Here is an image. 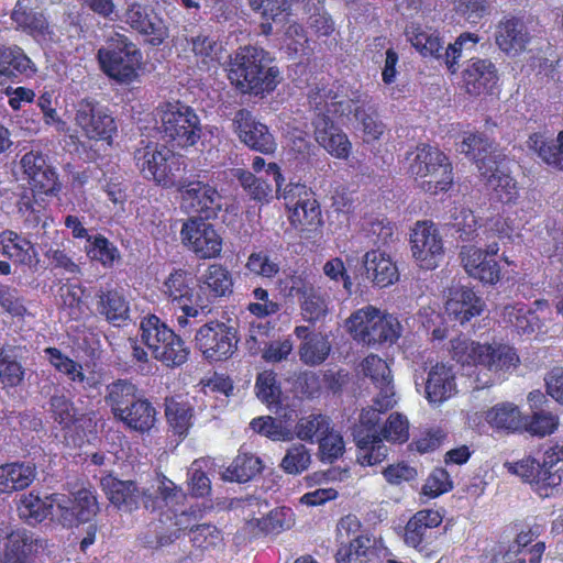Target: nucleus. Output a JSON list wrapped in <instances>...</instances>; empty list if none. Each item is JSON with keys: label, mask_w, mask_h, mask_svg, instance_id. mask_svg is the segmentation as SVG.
<instances>
[{"label": "nucleus", "mask_w": 563, "mask_h": 563, "mask_svg": "<svg viewBox=\"0 0 563 563\" xmlns=\"http://www.w3.org/2000/svg\"><path fill=\"white\" fill-rule=\"evenodd\" d=\"M483 301L470 288L456 289L453 296L446 301L445 311L461 324L468 322L473 317L479 316L483 311Z\"/></svg>", "instance_id": "33"}, {"label": "nucleus", "mask_w": 563, "mask_h": 563, "mask_svg": "<svg viewBox=\"0 0 563 563\" xmlns=\"http://www.w3.org/2000/svg\"><path fill=\"white\" fill-rule=\"evenodd\" d=\"M157 130L177 147L194 146L201 137V123L196 111L180 102L167 101L155 109Z\"/></svg>", "instance_id": "3"}, {"label": "nucleus", "mask_w": 563, "mask_h": 563, "mask_svg": "<svg viewBox=\"0 0 563 563\" xmlns=\"http://www.w3.org/2000/svg\"><path fill=\"white\" fill-rule=\"evenodd\" d=\"M33 538L25 530L12 531L3 543L0 563H29Z\"/></svg>", "instance_id": "42"}, {"label": "nucleus", "mask_w": 563, "mask_h": 563, "mask_svg": "<svg viewBox=\"0 0 563 563\" xmlns=\"http://www.w3.org/2000/svg\"><path fill=\"white\" fill-rule=\"evenodd\" d=\"M290 221L296 227L317 228L321 224V210L313 195L291 208Z\"/></svg>", "instance_id": "60"}, {"label": "nucleus", "mask_w": 563, "mask_h": 563, "mask_svg": "<svg viewBox=\"0 0 563 563\" xmlns=\"http://www.w3.org/2000/svg\"><path fill=\"white\" fill-rule=\"evenodd\" d=\"M59 509V523L63 527H73L89 521L98 511V503L95 494L89 489H80L74 499L60 494L57 497Z\"/></svg>", "instance_id": "21"}, {"label": "nucleus", "mask_w": 563, "mask_h": 563, "mask_svg": "<svg viewBox=\"0 0 563 563\" xmlns=\"http://www.w3.org/2000/svg\"><path fill=\"white\" fill-rule=\"evenodd\" d=\"M486 421L494 428L516 431L521 428V413L511 402H501L486 411Z\"/></svg>", "instance_id": "53"}, {"label": "nucleus", "mask_w": 563, "mask_h": 563, "mask_svg": "<svg viewBox=\"0 0 563 563\" xmlns=\"http://www.w3.org/2000/svg\"><path fill=\"white\" fill-rule=\"evenodd\" d=\"M314 139L331 156L346 159L352 150L347 135L334 124L331 118L313 117Z\"/></svg>", "instance_id": "23"}, {"label": "nucleus", "mask_w": 563, "mask_h": 563, "mask_svg": "<svg viewBox=\"0 0 563 563\" xmlns=\"http://www.w3.org/2000/svg\"><path fill=\"white\" fill-rule=\"evenodd\" d=\"M266 173L273 176L276 184L277 197L284 199L287 207L290 209L296 205L300 203L305 198L311 197L313 194L307 188L306 185L300 183L290 181L284 188L282 187L284 177L276 163H269L267 165Z\"/></svg>", "instance_id": "47"}, {"label": "nucleus", "mask_w": 563, "mask_h": 563, "mask_svg": "<svg viewBox=\"0 0 563 563\" xmlns=\"http://www.w3.org/2000/svg\"><path fill=\"white\" fill-rule=\"evenodd\" d=\"M318 444L319 457L323 463H333L343 455L345 449L343 437L333 426L320 438Z\"/></svg>", "instance_id": "64"}, {"label": "nucleus", "mask_w": 563, "mask_h": 563, "mask_svg": "<svg viewBox=\"0 0 563 563\" xmlns=\"http://www.w3.org/2000/svg\"><path fill=\"white\" fill-rule=\"evenodd\" d=\"M100 485L111 504L119 509L131 511L139 507L143 490L135 482L121 481L109 474L100 479Z\"/></svg>", "instance_id": "29"}, {"label": "nucleus", "mask_w": 563, "mask_h": 563, "mask_svg": "<svg viewBox=\"0 0 563 563\" xmlns=\"http://www.w3.org/2000/svg\"><path fill=\"white\" fill-rule=\"evenodd\" d=\"M0 309L11 318L19 320L30 314L22 291L2 283H0Z\"/></svg>", "instance_id": "57"}, {"label": "nucleus", "mask_w": 563, "mask_h": 563, "mask_svg": "<svg viewBox=\"0 0 563 563\" xmlns=\"http://www.w3.org/2000/svg\"><path fill=\"white\" fill-rule=\"evenodd\" d=\"M236 330L221 321L202 324L195 334V345L209 362L230 358L238 347Z\"/></svg>", "instance_id": "11"}, {"label": "nucleus", "mask_w": 563, "mask_h": 563, "mask_svg": "<svg viewBox=\"0 0 563 563\" xmlns=\"http://www.w3.org/2000/svg\"><path fill=\"white\" fill-rule=\"evenodd\" d=\"M35 478V467L27 463H8L0 466V493L24 489Z\"/></svg>", "instance_id": "39"}, {"label": "nucleus", "mask_w": 563, "mask_h": 563, "mask_svg": "<svg viewBox=\"0 0 563 563\" xmlns=\"http://www.w3.org/2000/svg\"><path fill=\"white\" fill-rule=\"evenodd\" d=\"M479 41L481 37L477 34L464 32L444 49L443 62L452 74L456 73L460 59L476 52Z\"/></svg>", "instance_id": "46"}, {"label": "nucleus", "mask_w": 563, "mask_h": 563, "mask_svg": "<svg viewBox=\"0 0 563 563\" xmlns=\"http://www.w3.org/2000/svg\"><path fill=\"white\" fill-rule=\"evenodd\" d=\"M527 147L545 164L563 170V131L556 139H551L544 133H533L527 140Z\"/></svg>", "instance_id": "34"}, {"label": "nucleus", "mask_w": 563, "mask_h": 563, "mask_svg": "<svg viewBox=\"0 0 563 563\" xmlns=\"http://www.w3.org/2000/svg\"><path fill=\"white\" fill-rule=\"evenodd\" d=\"M253 10L258 11L265 22L261 23L262 33L268 35L273 32L272 22L284 24L289 15V0H249Z\"/></svg>", "instance_id": "43"}, {"label": "nucleus", "mask_w": 563, "mask_h": 563, "mask_svg": "<svg viewBox=\"0 0 563 563\" xmlns=\"http://www.w3.org/2000/svg\"><path fill=\"white\" fill-rule=\"evenodd\" d=\"M187 42L198 63L209 68L219 62L222 44L208 30L203 29L199 33L190 35Z\"/></svg>", "instance_id": "40"}, {"label": "nucleus", "mask_w": 563, "mask_h": 563, "mask_svg": "<svg viewBox=\"0 0 563 563\" xmlns=\"http://www.w3.org/2000/svg\"><path fill=\"white\" fill-rule=\"evenodd\" d=\"M406 36L422 56H431L443 60V46L435 31L411 24L406 30Z\"/></svg>", "instance_id": "41"}, {"label": "nucleus", "mask_w": 563, "mask_h": 563, "mask_svg": "<svg viewBox=\"0 0 563 563\" xmlns=\"http://www.w3.org/2000/svg\"><path fill=\"white\" fill-rule=\"evenodd\" d=\"M175 187L180 194V208L187 213L210 219L216 218L222 209V196L208 183L181 177Z\"/></svg>", "instance_id": "13"}, {"label": "nucleus", "mask_w": 563, "mask_h": 563, "mask_svg": "<svg viewBox=\"0 0 563 563\" xmlns=\"http://www.w3.org/2000/svg\"><path fill=\"white\" fill-rule=\"evenodd\" d=\"M97 312L114 327L130 319V301L121 289H100L96 294Z\"/></svg>", "instance_id": "28"}, {"label": "nucleus", "mask_w": 563, "mask_h": 563, "mask_svg": "<svg viewBox=\"0 0 563 563\" xmlns=\"http://www.w3.org/2000/svg\"><path fill=\"white\" fill-rule=\"evenodd\" d=\"M156 416L157 411L152 402L141 397L115 419L129 430L144 434L154 428L157 420Z\"/></svg>", "instance_id": "32"}, {"label": "nucleus", "mask_w": 563, "mask_h": 563, "mask_svg": "<svg viewBox=\"0 0 563 563\" xmlns=\"http://www.w3.org/2000/svg\"><path fill=\"white\" fill-rule=\"evenodd\" d=\"M161 292L174 310L179 329L195 327L202 322L209 312L207 306L195 301L191 278L183 269H175L168 275L161 287Z\"/></svg>", "instance_id": "8"}, {"label": "nucleus", "mask_w": 563, "mask_h": 563, "mask_svg": "<svg viewBox=\"0 0 563 563\" xmlns=\"http://www.w3.org/2000/svg\"><path fill=\"white\" fill-rule=\"evenodd\" d=\"M363 264L366 277L380 288L394 284L399 278L396 264L391 261L390 256L383 251L373 250L366 252Z\"/></svg>", "instance_id": "30"}, {"label": "nucleus", "mask_w": 563, "mask_h": 563, "mask_svg": "<svg viewBox=\"0 0 563 563\" xmlns=\"http://www.w3.org/2000/svg\"><path fill=\"white\" fill-rule=\"evenodd\" d=\"M346 325L357 342L368 346L391 345L402 333L397 317L382 312L373 306L356 310L347 319Z\"/></svg>", "instance_id": "4"}, {"label": "nucleus", "mask_w": 563, "mask_h": 563, "mask_svg": "<svg viewBox=\"0 0 563 563\" xmlns=\"http://www.w3.org/2000/svg\"><path fill=\"white\" fill-rule=\"evenodd\" d=\"M183 244L199 258H214L222 251V238L214 225L203 218L192 217L183 223Z\"/></svg>", "instance_id": "14"}, {"label": "nucleus", "mask_w": 563, "mask_h": 563, "mask_svg": "<svg viewBox=\"0 0 563 563\" xmlns=\"http://www.w3.org/2000/svg\"><path fill=\"white\" fill-rule=\"evenodd\" d=\"M75 122L92 140L110 141L118 129L109 109L91 99H82L77 103Z\"/></svg>", "instance_id": "15"}, {"label": "nucleus", "mask_w": 563, "mask_h": 563, "mask_svg": "<svg viewBox=\"0 0 563 563\" xmlns=\"http://www.w3.org/2000/svg\"><path fill=\"white\" fill-rule=\"evenodd\" d=\"M52 389L54 394L51 395L48 401V412L55 422L63 428H69L75 422L76 413L74 404L54 384L44 385L41 389V394L48 395Z\"/></svg>", "instance_id": "45"}, {"label": "nucleus", "mask_w": 563, "mask_h": 563, "mask_svg": "<svg viewBox=\"0 0 563 563\" xmlns=\"http://www.w3.org/2000/svg\"><path fill=\"white\" fill-rule=\"evenodd\" d=\"M166 418L174 432L178 435H185L192 422V408L184 401L169 399L166 401Z\"/></svg>", "instance_id": "58"}, {"label": "nucleus", "mask_w": 563, "mask_h": 563, "mask_svg": "<svg viewBox=\"0 0 563 563\" xmlns=\"http://www.w3.org/2000/svg\"><path fill=\"white\" fill-rule=\"evenodd\" d=\"M457 151L474 159L478 169L479 162L482 159L484 161L493 155H498V159H501L504 156L501 152L494 147L493 142L482 133L466 134L463 141L459 144Z\"/></svg>", "instance_id": "51"}, {"label": "nucleus", "mask_w": 563, "mask_h": 563, "mask_svg": "<svg viewBox=\"0 0 563 563\" xmlns=\"http://www.w3.org/2000/svg\"><path fill=\"white\" fill-rule=\"evenodd\" d=\"M377 555V541L372 537H361L340 543L335 554L336 563H369Z\"/></svg>", "instance_id": "37"}, {"label": "nucleus", "mask_w": 563, "mask_h": 563, "mask_svg": "<svg viewBox=\"0 0 563 563\" xmlns=\"http://www.w3.org/2000/svg\"><path fill=\"white\" fill-rule=\"evenodd\" d=\"M57 497H60V494H51L44 498H40L32 493L29 494L21 500L20 516L33 519L35 522H41L47 517L59 522L62 512L57 509Z\"/></svg>", "instance_id": "36"}, {"label": "nucleus", "mask_w": 563, "mask_h": 563, "mask_svg": "<svg viewBox=\"0 0 563 563\" xmlns=\"http://www.w3.org/2000/svg\"><path fill=\"white\" fill-rule=\"evenodd\" d=\"M463 81L470 95L492 92L498 82L497 69L488 59L471 58L463 71Z\"/></svg>", "instance_id": "27"}, {"label": "nucleus", "mask_w": 563, "mask_h": 563, "mask_svg": "<svg viewBox=\"0 0 563 563\" xmlns=\"http://www.w3.org/2000/svg\"><path fill=\"white\" fill-rule=\"evenodd\" d=\"M121 20L133 31L146 36L153 46L161 45L168 37V27L164 20L148 4L134 0L125 1Z\"/></svg>", "instance_id": "16"}, {"label": "nucleus", "mask_w": 563, "mask_h": 563, "mask_svg": "<svg viewBox=\"0 0 563 563\" xmlns=\"http://www.w3.org/2000/svg\"><path fill=\"white\" fill-rule=\"evenodd\" d=\"M200 290L208 291L213 298L224 297L232 292L230 272L220 264L209 265L199 278Z\"/></svg>", "instance_id": "44"}, {"label": "nucleus", "mask_w": 563, "mask_h": 563, "mask_svg": "<svg viewBox=\"0 0 563 563\" xmlns=\"http://www.w3.org/2000/svg\"><path fill=\"white\" fill-rule=\"evenodd\" d=\"M233 126L241 142L250 148L263 154L275 152L277 147L275 137L265 124L253 118L249 110L240 109L236 111L233 118Z\"/></svg>", "instance_id": "20"}, {"label": "nucleus", "mask_w": 563, "mask_h": 563, "mask_svg": "<svg viewBox=\"0 0 563 563\" xmlns=\"http://www.w3.org/2000/svg\"><path fill=\"white\" fill-rule=\"evenodd\" d=\"M551 470L552 467H544L540 461L532 457L525 459L514 466V473L531 483L542 498L563 493V470Z\"/></svg>", "instance_id": "18"}, {"label": "nucleus", "mask_w": 563, "mask_h": 563, "mask_svg": "<svg viewBox=\"0 0 563 563\" xmlns=\"http://www.w3.org/2000/svg\"><path fill=\"white\" fill-rule=\"evenodd\" d=\"M452 358L462 365L473 366L476 388H485L504 379V375L517 367L519 357L512 347L476 343L464 335L451 340Z\"/></svg>", "instance_id": "1"}, {"label": "nucleus", "mask_w": 563, "mask_h": 563, "mask_svg": "<svg viewBox=\"0 0 563 563\" xmlns=\"http://www.w3.org/2000/svg\"><path fill=\"white\" fill-rule=\"evenodd\" d=\"M36 66L19 46H0V86L23 76L32 77Z\"/></svg>", "instance_id": "26"}, {"label": "nucleus", "mask_w": 563, "mask_h": 563, "mask_svg": "<svg viewBox=\"0 0 563 563\" xmlns=\"http://www.w3.org/2000/svg\"><path fill=\"white\" fill-rule=\"evenodd\" d=\"M11 18L19 29L30 34H43L47 27L43 13L34 11L31 0H18Z\"/></svg>", "instance_id": "50"}, {"label": "nucleus", "mask_w": 563, "mask_h": 563, "mask_svg": "<svg viewBox=\"0 0 563 563\" xmlns=\"http://www.w3.org/2000/svg\"><path fill=\"white\" fill-rule=\"evenodd\" d=\"M97 59L110 79L129 85L139 77L142 53L126 36L117 34L98 49Z\"/></svg>", "instance_id": "7"}, {"label": "nucleus", "mask_w": 563, "mask_h": 563, "mask_svg": "<svg viewBox=\"0 0 563 563\" xmlns=\"http://www.w3.org/2000/svg\"><path fill=\"white\" fill-rule=\"evenodd\" d=\"M505 155L498 159V155H493L479 162V175L486 181V186L492 190L494 199L503 203L514 202L519 190L517 183L509 175L504 166Z\"/></svg>", "instance_id": "19"}, {"label": "nucleus", "mask_w": 563, "mask_h": 563, "mask_svg": "<svg viewBox=\"0 0 563 563\" xmlns=\"http://www.w3.org/2000/svg\"><path fill=\"white\" fill-rule=\"evenodd\" d=\"M250 428L257 434L272 441L289 442L294 440L292 427L286 421L271 416H261L252 419Z\"/></svg>", "instance_id": "49"}, {"label": "nucleus", "mask_w": 563, "mask_h": 563, "mask_svg": "<svg viewBox=\"0 0 563 563\" xmlns=\"http://www.w3.org/2000/svg\"><path fill=\"white\" fill-rule=\"evenodd\" d=\"M271 63L272 57L262 47H240L230 57L228 77L243 93L258 96L271 92L279 81V70Z\"/></svg>", "instance_id": "2"}, {"label": "nucleus", "mask_w": 563, "mask_h": 563, "mask_svg": "<svg viewBox=\"0 0 563 563\" xmlns=\"http://www.w3.org/2000/svg\"><path fill=\"white\" fill-rule=\"evenodd\" d=\"M295 523L294 511L288 507H278L269 511L258 522L260 528L266 533L278 534L290 529Z\"/></svg>", "instance_id": "63"}, {"label": "nucleus", "mask_w": 563, "mask_h": 563, "mask_svg": "<svg viewBox=\"0 0 563 563\" xmlns=\"http://www.w3.org/2000/svg\"><path fill=\"white\" fill-rule=\"evenodd\" d=\"M528 42L529 34L520 19L506 18L497 25L496 44L503 52L517 55L526 48Z\"/></svg>", "instance_id": "31"}, {"label": "nucleus", "mask_w": 563, "mask_h": 563, "mask_svg": "<svg viewBox=\"0 0 563 563\" xmlns=\"http://www.w3.org/2000/svg\"><path fill=\"white\" fill-rule=\"evenodd\" d=\"M262 470V461L253 454H239L223 473V478L230 482L245 483L256 476Z\"/></svg>", "instance_id": "52"}, {"label": "nucleus", "mask_w": 563, "mask_h": 563, "mask_svg": "<svg viewBox=\"0 0 563 563\" xmlns=\"http://www.w3.org/2000/svg\"><path fill=\"white\" fill-rule=\"evenodd\" d=\"M140 338L154 358L166 366H180L187 362L189 349L184 340L155 314H146L140 322Z\"/></svg>", "instance_id": "6"}, {"label": "nucleus", "mask_w": 563, "mask_h": 563, "mask_svg": "<svg viewBox=\"0 0 563 563\" xmlns=\"http://www.w3.org/2000/svg\"><path fill=\"white\" fill-rule=\"evenodd\" d=\"M20 165L34 189L46 195L56 190L57 174L42 152L30 151L25 153L20 161Z\"/></svg>", "instance_id": "22"}, {"label": "nucleus", "mask_w": 563, "mask_h": 563, "mask_svg": "<svg viewBox=\"0 0 563 563\" xmlns=\"http://www.w3.org/2000/svg\"><path fill=\"white\" fill-rule=\"evenodd\" d=\"M0 253L15 264L31 265L35 255L30 240L12 230L0 231Z\"/></svg>", "instance_id": "35"}, {"label": "nucleus", "mask_w": 563, "mask_h": 563, "mask_svg": "<svg viewBox=\"0 0 563 563\" xmlns=\"http://www.w3.org/2000/svg\"><path fill=\"white\" fill-rule=\"evenodd\" d=\"M311 463V454L305 444L296 443L289 446L279 466L290 475H299L307 471Z\"/></svg>", "instance_id": "61"}, {"label": "nucleus", "mask_w": 563, "mask_h": 563, "mask_svg": "<svg viewBox=\"0 0 563 563\" xmlns=\"http://www.w3.org/2000/svg\"><path fill=\"white\" fill-rule=\"evenodd\" d=\"M256 396L266 404L269 409L278 408L280 398V388L276 383L274 372L265 371L260 373L256 378Z\"/></svg>", "instance_id": "62"}, {"label": "nucleus", "mask_w": 563, "mask_h": 563, "mask_svg": "<svg viewBox=\"0 0 563 563\" xmlns=\"http://www.w3.org/2000/svg\"><path fill=\"white\" fill-rule=\"evenodd\" d=\"M504 320L519 333L530 334L539 328V318L534 311L527 309L523 303L506 306L503 312Z\"/></svg>", "instance_id": "55"}, {"label": "nucleus", "mask_w": 563, "mask_h": 563, "mask_svg": "<svg viewBox=\"0 0 563 563\" xmlns=\"http://www.w3.org/2000/svg\"><path fill=\"white\" fill-rule=\"evenodd\" d=\"M309 104L314 117L330 118V114L338 117H356L357 110H363L369 103L367 95L355 93L350 98L340 92L335 84L316 87L308 96Z\"/></svg>", "instance_id": "12"}, {"label": "nucleus", "mask_w": 563, "mask_h": 563, "mask_svg": "<svg viewBox=\"0 0 563 563\" xmlns=\"http://www.w3.org/2000/svg\"><path fill=\"white\" fill-rule=\"evenodd\" d=\"M332 426L331 419L322 413H310L301 417L294 430V439L298 438L301 441L313 443L319 441Z\"/></svg>", "instance_id": "48"}, {"label": "nucleus", "mask_w": 563, "mask_h": 563, "mask_svg": "<svg viewBox=\"0 0 563 563\" xmlns=\"http://www.w3.org/2000/svg\"><path fill=\"white\" fill-rule=\"evenodd\" d=\"M449 224L459 233L462 241H472L477 236V221L472 210L464 206H454L450 210Z\"/></svg>", "instance_id": "59"}, {"label": "nucleus", "mask_w": 563, "mask_h": 563, "mask_svg": "<svg viewBox=\"0 0 563 563\" xmlns=\"http://www.w3.org/2000/svg\"><path fill=\"white\" fill-rule=\"evenodd\" d=\"M426 398L431 404H442L456 394L453 366L438 363L431 367L424 384Z\"/></svg>", "instance_id": "25"}, {"label": "nucleus", "mask_w": 563, "mask_h": 563, "mask_svg": "<svg viewBox=\"0 0 563 563\" xmlns=\"http://www.w3.org/2000/svg\"><path fill=\"white\" fill-rule=\"evenodd\" d=\"M85 251L90 260L101 263L104 267H111L120 258L118 247L101 234L88 238Z\"/></svg>", "instance_id": "56"}, {"label": "nucleus", "mask_w": 563, "mask_h": 563, "mask_svg": "<svg viewBox=\"0 0 563 563\" xmlns=\"http://www.w3.org/2000/svg\"><path fill=\"white\" fill-rule=\"evenodd\" d=\"M331 344L322 333H312L308 341L299 346L300 361L306 365L316 366L322 364L329 356Z\"/></svg>", "instance_id": "54"}, {"label": "nucleus", "mask_w": 563, "mask_h": 563, "mask_svg": "<svg viewBox=\"0 0 563 563\" xmlns=\"http://www.w3.org/2000/svg\"><path fill=\"white\" fill-rule=\"evenodd\" d=\"M361 367L364 376L369 378L377 394L382 395V401H386L385 406H396L398 399L387 362L378 355L371 354L363 360Z\"/></svg>", "instance_id": "24"}, {"label": "nucleus", "mask_w": 563, "mask_h": 563, "mask_svg": "<svg viewBox=\"0 0 563 563\" xmlns=\"http://www.w3.org/2000/svg\"><path fill=\"white\" fill-rule=\"evenodd\" d=\"M408 172L422 179L420 187L431 195L445 191L453 183L452 166L439 148L420 144L406 155Z\"/></svg>", "instance_id": "5"}, {"label": "nucleus", "mask_w": 563, "mask_h": 563, "mask_svg": "<svg viewBox=\"0 0 563 563\" xmlns=\"http://www.w3.org/2000/svg\"><path fill=\"white\" fill-rule=\"evenodd\" d=\"M385 405L386 401H382V395L376 394L373 405L364 408L360 415L361 426L354 431V440L357 446V462L361 465H376L383 462L388 454V449L376 430L379 415L395 407Z\"/></svg>", "instance_id": "10"}, {"label": "nucleus", "mask_w": 563, "mask_h": 563, "mask_svg": "<svg viewBox=\"0 0 563 563\" xmlns=\"http://www.w3.org/2000/svg\"><path fill=\"white\" fill-rule=\"evenodd\" d=\"M141 397L139 388L132 382L117 379L107 386L104 400L117 418Z\"/></svg>", "instance_id": "38"}, {"label": "nucleus", "mask_w": 563, "mask_h": 563, "mask_svg": "<svg viewBox=\"0 0 563 563\" xmlns=\"http://www.w3.org/2000/svg\"><path fill=\"white\" fill-rule=\"evenodd\" d=\"M411 252L419 266L433 269L443 257V242L434 223L417 222L410 235Z\"/></svg>", "instance_id": "17"}, {"label": "nucleus", "mask_w": 563, "mask_h": 563, "mask_svg": "<svg viewBox=\"0 0 563 563\" xmlns=\"http://www.w3.org/2000/svg\"><path fill=\"white\" fill-rule=\"evenodd\" d=\"M134 159L146 179H152L165 188L176 186L179 174L186 166L181 155L175 154L165 145L153 142L137 147L134 152Z\"/></svg>", "instance_id": "9"}]
</instances>
